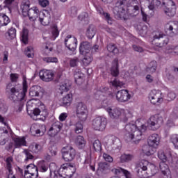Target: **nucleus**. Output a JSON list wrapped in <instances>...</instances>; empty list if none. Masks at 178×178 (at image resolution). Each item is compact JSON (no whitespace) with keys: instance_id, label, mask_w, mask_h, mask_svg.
Returning <instances> with one entry per match:
<instances>
[{"instance_id":"nucleus-1","label":"nucleus","mask_w":178,"mask_h":178,"mask_svg":"<svg viewBox=\"0 0 178 178\" xmlns=\"http://www.w3.org/2000/svg\"><path fill=\"white\" fill-rule=\"evenodd\" d=\"M162 124H163V118L159 115H152L147 121L140 118L136 122L131 121L125 126V130L127 131L126 136L135 144H138L143 140V131H145L148 128L154 131L158 130Z\"/></svg>"},{"instance_id":"nucleus-64","label":"nucleus","mask_w":178,"mask_h":178,"mask_svg":"<svg viewBox=\"0 0 178 178\" xmlns=\"http://www.w3.org/2000/svg\"><path fill=\"white\" fill-rule=\"evenodd\" d=\"M10 80L13 83H16L19 79V74H11L10 76Z\"/></svg>"},{"instance_id":"nucleus-2","label":"nucleus","mask_w":178,"mask_h":178,"mask_svg":"<svg viewBox=\"0 0 178 178\" xmlns=\"http://www.w3.org/2000/svg\"><path fill=\"white\" fill-rule=\"evenodd\" d=\"M108 98L113 97L112 95H109L108 92L97 90L95 93V98L97 101L102 102L103 108L108 112L110 118L112 119H120L121 122H126L130 118H132L133 114L128 110H123L122 108H116L115 106H109Z\"/></svg>"},{"instance_id":"nucleus-16","label":"nucleus","mask_w":178,"mask_h":178,"mask_svg":"<svg viewBox=\"0 0 178 178\" xmlns=\"http://www.w3.org/2000/svg\"><path fill=\"white\" fill-rule=\"evenodd\" d=\"M31 118L35 120V118H34V116H42V118H47L48 116V110L45 108L44 105H41L38 108H35L34 110L30 111Z\"/></svg>"},{"instance_id":"nucleus-49","label":"nucleus","mask_w":178,"mask_h":178,"mask_svg":"<svg viewBox=\"0 0 178 178\" xmlns=\"http://www.w3.org/2000/svg\"><path fill=\"white\" fill-rule=\"evenodd\" d=\"M165 53L172 54V55H178V48L175 46H172V47H167Z\"/></svg>"},{"instance_id":"nucleus-10","label":"nucleus","mask_w":178,"mask_h":178,"mask_svg":"<svg viewBox=\"0 0 178 178\" xmlns=\"http://www.w3.org/2000/svg\"><path fill=\"white\" fill-rule=\"evenodd\" d=\"M61 154L65 162H70L73 161L76 156V149L72 146L64 147L61 149Z\"/></svg>"},{"instance_id":"nucleus-8","label":"nucleus","mask_w":178,"mask_h":178,"mask_svg":"<svg viewBox=\"0 0 178 178\" xmlns=\"http://www.w3.org/2000/svg\"><path fill=\"white\" fill-rule=\"evenodd\" d=\"M163 10L166 16L172 17L176 15V3L172 0H163Z\"/></svg>"},{"instance_id":"nucleus-20","label":"nucleus","mask_w":178,"mask_h":178,"mask_svg":"<svg viewBox=\"0 0 178 178\" xmlns=\"http://www.w3.org/2000/svg\"><path fill=\"white\" fill-rule=\"evenodd\" d=\"M39 76L42 81H52L54 80V72L49 70H42L39 72Z\"/></svg>"},{"instance_id":"nucleus-19","label":"nucleus","mask_w":178,"mask_h":178,"mask_svg":"<svg viewBox=\"0 0 178 178\" xmlns=\"http://www.w3.org/2000/svg\"><path fill=\"white\" fill-rule=\"evenodd\" d=\"M65 45L70 49V51H75L76 48H77V39L72 36L70 35H68L64 40Z\"/></svg>"},{"instance_id":"nucleus-58","label":"nucleus","mask_w":178,"mask_h":178,"mask_svg":"<svg viewBox=\"0 0 178 178\" xmlns=\"http://www.w3.org/2000/svg\"><path fill=\"white\" fill-rule=\"evenodd\" d=\"M8 34L10 38H16V29L15 28H11L8 30Z\"/></svg>"},{"instance_id":"nucleus-21","label":"nucleus","mask_w":178,"mask_h":178,"mask_svg":"<svg viewBox=\"0 0 178 178\" xmlns=\"http://www.w3.org/2000/svg\"><path fill=\"white\" fill-rule=\"evenodd\" d=\"M63 126V124H61L60 122H56L49 129L47 133L48 136H49V137H55V136H56V134H58L60 131Z\"/></svg>"},{"instance_id":"nucleus-3","label":"nucleus","mask_w":178,"mask_h":178,"mask_svg":"<svg viewBox=\"0 0 178 178\" xmlns=\"http://www.w3.org/2000/svg\"><path fill=\"white\" fill-rule=\"evenodd\" d=\"M124 3H126V0H118L115 7L113 8V13L119 19H123L124 20H127L129 16H134L133 13L130 10H133L135 12L138 10L139 8L138 6H134V7L127 6V10H124Z\"/></svg>"},{"instance_id":"nucleus-34","label":"nucleus","mask_w":178,"mask_h":178,"mask_svg":"<svg viewBox=\"0 0 178 178\" xmlns=\"http://www.w3.org/2000/svg\"><path fill=\"white\" fill-rule=\"evenodd\" d=\"M111 73L114 77H118V76H119V65L118 64L117 58L113 61Z\"/></svg>"},{"instance_id":"nucleus-26","label":"nucleus","mask_w":178,"mask_h":178,"mask_svg":"<svg viewBox=\"0 0 178 178\" xmlns=\"http://www.w3.org/2000/svg\"><path fill=\"white\" fill-rule=\"evenodd\" d=\"M14 141V145L15 148H20V147H26L27 142L26 141V138L24 136L19 137L16 136L13 138Z\"/></svg>"},{"instance_id":"nucleus-13","label":"nucleus","mask_w":178,"mask_h":178,"mask_svg":"<svg viewBox=\"0 0 178 178\" xmlns=\"http://www.w3.org/2000/svg\"><path fill=\"white\" fill-rule=\"evenodd\" d=\"M92 127L94 130L97 131H104L106 127V118L103 117H97L92 121Z\"/></svg>"},{"instance_id":"nucleus-59","label":"nucleus","mask_w":178,"mask_h":178,"mask_svg":"<svg viewBox=\"0 0 178 178\" xmlns=\"http://www.w3.org/2000/svg\"><path fill=\"white\" fill-rule=\"evenodd\" d=\"M70 65L71 67H74L79 65V58L77 57H75L74 58H72L70 60Z\"/></svg>"},{"instance_id":"nucleus-23","label":"nucleus","mask_w":178,"mask_h":178,"mask_svg":"<svg viewBox=\"0 0 178 178\" xmlns=\"http://www.w3.org/2000/svg\"><path fill=\"white\" fill-rule=\"evenodd\" d=\"M47 128H45V125L40 124H34L31 127V133H35L37 136H44Z\"/></svg>"},{"instance_id":"nucleus-57","label":"nucleus","mask_w":178,"mask_h":178,"mask_svg":"<svg viewBox=\"0 0 178 178\" xmlns=\"http://www.w3.org/2000/svg\"><path fill=\"white\" fill-rule=\"evenodd\" d=\"M75 133H76V134L83 133V124H81L80 122L76 124Z\"/></svg>"},{"instance_id":"nucleus-27","label":"nucleus","mask_w":178,"mask_h":178,"mask_svg":"<svg viewBox=\"0 0 178 178\" xmlns=\"http://www.w3.org/2000/svg\"><path fill=\"white\" fill-rule=\"evenodd\" d=\"M9 138V132L5 128H0V145H5Z\"/></svg>"},{"instance_id":"nucleus-61","label":"nucleus","mask_w":178,"mask_h":178,"mask_svg":"<svg viewBox=\"0 0 178 178\" xmlns=\"http://www.w3.org/2000/svg\"><path fill=\"white\" fill-rule=\"evenodd\" d=\"M85 163L90 165V168L91 170H92V172H95V165H91V158L90 157H88L86 159Z\"/></svg>"},{"instance_id":"nucleus-47","label":"nucleus","mask_w":178,"mask_h":178,"mask_svg":"<svg viewBox=\"0 0 178 178\" xmlns=\"http://www.w3.org/2000/svg\"><path fill=\"white\" fill-rule=\"evenodd\" d=\"M22 41L24 44L29 42V30L24 29L22 33Z\"/></svg>"},{"instance_id":"nucleus-63","label":"nucleus","mask_w":178,"mask_h":178,"mask_svg":"<svg viewBox=\"0 0 178 178\" xmlns=\"http://www.w3.org/2000/svg\"><path fill=\"white\" fill-rule=\"evenodd\" d=\"M103 158L106 161V162H113V158L111 156V155L107 154H103Z\"/></svg>"},{"instance_id":"nucleus-31","label":"nucleus","mask_w":178,"mask_h":178,"mask_svg":"<svg viewBox=\"0 0 178 178\" xmlns=\"http://www.w3.org/2000/svg\"><path fill=\"white\" fill-rule=\"evenodd\" d=\"M13 163V159L12 157H8L6 159V168L8 170V178H16L15 175H13V171L12 170V163Z\"/></svg>"},{"instance_id":"nucleus-30","label":"nucleus","mask_w":178,"mask_h":178,"mask_svg":"<svg viewBox=\"0 0 178 178\" xmlns=\"http://www.w3.org/2000/svg\"><path fill=\"white\" fill-rule=\"evenodd\" d=\"M86 140L84 139V137L82 136H78L75 138V145L79 148V149H83L86 147Z\"/></svg>"},{"instance_id":"nucleus-56","label":"nucleus","mask_w":178,"mask_h":178,"mask_svg":"<svg viewBox=\"0 0 178 178\" xmlns=\"http://www.w3.org/2000/svg\"><path fill=\"white\" fill-rule=\"evenodd\" d=\"M69 90V86L66 83H61L59 87V91L61 94H63V92H67V90Z\"/></svg>"},{"instance_id":"nucleus-15","label":"nucleus","mask_w":178,"mask_h":178,"mask_svg":"<svg viewBox=\"0 0 178 178\" xmlns=\"http://www.w3.org/2000/svg\"><path fill=\"white\" fill-rule=\"evenodd\" d=\"M132 97L133 95L127 90H118L115 94V98L118 102H127Z\"/></svg>"},{"instance_id":"nucleus-22","label":"nucleus","mask_w":178,"mask_h":178,"mask_svg":"<svg viewBox=\"0 0 178 178\" xmlns=\"http://www.w3.org/2000/svg\"><path fill=\"white\" fill-rule=\"evenodd\" d=\"M42 12H40L38 7L34 6L29 9L26 16H29L30 20L34 22L42 15Z\"/></svg>"},{"instance_id":"nucleus-44","label":"nucleus","mask_w":178,"mask_h":178,"mask_svg":"<svg viewBox=\"0 0 178 178\" xmlns=\"http://www.w3.org/2000/svg\"><path fill=\"white\" fill-rule=\"evenodd\" d=\"M83 58L82 59V63H83L84 66H88L90 63L92 62V55L90 54H85L83 55Z\"/></svg>"},{"instance_id":"nucleus-43","label":"nucleus","mask_w":178,"mask_h":178,"mask_svg":"<svg viewBox=\"0 0 178 178\" xmlns=\"http://www.w3.org/2000/svg\"><path fill=\"white\" fill-rule=\"evenodd\" d=\"M97 11L100 14L104 16L106 20H107V23L108 24H112V18L109 16V14L106 13H104V10L99 7L97 8Z\"/></svg>"},{"instance_id":"nucleus-7","label":"nucleus","mask_w":178,"mask_h":178,"mask_svg":"<svg viewBox=\"0 0 178 178\" xmlns=\"http://www.w3.org/2000/svg\"><path fill=\"white\" fill-rule=\"evenodd\" d=\"M74 173H76V167L69 163L63 164L58 170L59 176L63 178H70Z\"/></svg>"},{"instance_id":"nucleus-42","label":"nucleus","mask_w":178,"mask_h":178,"mask_svg":"<svg viewBox=\"0 0 178 178\" xmlns=\"http://www.w3.org/2000/svg\"><path fill=\"white\" fill-rule=\"evenodd\" d=\"M123 78L126 79L127 81H129V83H134L136 82V78H134V76L133 74H130L129 72H122Z\"/></svg>"},{"instance_id":"nucleus-29","label":"nucleus","mask_w":178,"mask_h":178,"mask_svg":"<svg viewBox=\"0 0 178 178\" xmlns=\"http://www.w3.org/2000/svg\"><path fill=\"white\" fill-rule=\"evenodd\" d=\"M114 175H122V173L125 176L126 178H131V174L127 170H124L120 167L114 168L112 170Z\"/></svg>"},{"instance_id":"nucleus-52","label":"nucleus","mask_w":178,"mask_h":178,"mask_svg":"<svg viewBox=\"0 0 178 178\" xmlns=\"http://www.w3.org/2000/svg\"><path fill=\"white\" fill-rule=\"evenodd\" d=\"M107 49L109 52H111V54H118L119 52V49H118V48H116V46H115V44H110L107 46Z\"/></svg>"},{"instance_id":"nucleus-28","label":"nucleus","mask_w":178,"mask_h":178,"mask_svg":"<svg viewBox=\"0 0 178 178\" xmlns=\"http://www.w3.org/2000/svg\"><path fill=\"white\" fill-rule=\"evenodd\" d=\"M43 89L40 86H33L30 88L29 95L30 97H40V94H42Z\"/></svg>"},{"instance_id":"nucleus-40","label":"nucleus","mask_w":178,"mask_h":178,"mask_svg":"<svg viewBox=\"0 0 178 178\" xmlns=\"http://www.w3.org/2000/svg\"><path fill=\"white\" fill-rule=\"evenodd\" d=\"M48 168H49V165H48V163L44 161H40L38 164V169H39V171L42 173L47 172L48 170Z\"/></svg>"},{"instance_id":"nucleus-37","label":"nucleus","mask_w":178,"mask_h":178,"mask_svg":"<svg viewBox=\"0 0 178 178\" xmlns=\"http://www.w3.org/2000/svg\"><path fill=\"white\" fill-rule=\"evenodd\" d=\"M109 84L111 86H113V87H116L117 88H123L124 86H126V83L123 81H119V79L115 78L114 79H111L108 81Z\"/></svg>"},{"instance_id":"nucleus-32","label":"nucleus","mask_w":178,"mask_h":178,"mask_svg":"<svg viewBox=\"0 0 178 178\" xmlns=\"http://www.w3.org/2000/svg\"><path fill=\"white\" fill-rule=\"evenodd\" d=\"M21 10L22 15L24 16H26L29 14V11L30 10V1L23 0L21 4Z\"/></svg>"},{"instance_id":"nucleus-54","label":"nucleus","mask_w":178,"mask_h":178,"mask_svg":"<svg viewBox=\"0 0 178 178\" xmlns=\"http://www.w3.org/2000/svg\"><path fill=\"white\" fill-rule=\"evenodd\" d=\"M43 60L46 63H58V58L56 57H44Z\"/></svg>"},{"instance_id":"nucleus-5","label":"nucleus","mask_w":178,"mask_h":178,"mask_svg":"<svg viewBox=\"0 0 178 178\" xmlns=\"http://www.w3.org/2000/svg\"><path fill=\"white\" fill-rule=\"evenodd\" d=\"M161 143V136L157 134H153L150 135L147 138V145L143 147L142 151L143 153L147 156H151V155H154L155 154V150L158 147H159V144ZM154 149H152V148Z\"/></svg>"},{"instance_id":"nucleus-4","label":"nucleus","mask_w":178,"mask_h":178,"mask_svg":"<svg viewBox=\"0 0 178 178\" xmlns=\"http://www.w3.org/2000/svg\"><path fill=\"white\" fill-rule=\"evenodd\" d=\"M158 158L162 161L160 163V169L163 175V178H173L174 176L172 175L169 166L165 163V162L173 163V157H172L170 152L164 153L163 151L160 150L158 153Z\"/></svg>"},{"instance_id":"nucleus-12","label":"nucleus","mask_w":178,"mask_h":178,"mask_svg":"<svg viewBox=\"0 0 178 178\" xmlns=\"http://www.w3.org/2000/svg\"><path fill=\"white\" fill-rule=\"evenodd\" d=\"M148 99L153 105L162 104L163 102V95H162L161 90H152L149 94Z\"/></svg>"},{"instance_id":"nucleus-17","label":"nucleus","mask_w":178,"mask_h":178,"mask_svg":"<svg viewBox=\"0 0 178 178\" xmlns=\"http://www.w3.org/2000/svg\"><path fill=\"white\" fill-rule=\"evenodd\" d=\"M38 177V168L34 164H29L26 166L24 172V178H37Z\"/></svg>"},{"instance_id":"nucleus-41","label":"nucleus","mask_w":178,"mask_h":178,"mask_svg":"<svg viewBox=\"0 0 178 178\" xmlns=\"http://www.w3.org/2000/svg\"><path fill=\"white\" fill-rule=\"evenodd\" d=\"M111 170V167L109 166V164L106 163H99V168L97 170V173L98 172H109Z\"/></svg>"},{"instance_id":"nucleus-14","label":"nucleus","mask_w":178,"mask_h":178,"mask_svg":"<svg viewBox=\"0 0 178 178\" xmlns=\"http://www.w3.org/2000/svg\"><path fill=\"white\" fill-rule=\"evenodd\" d=\"M58 37H59V30H58V26L56 24L51 26L49 31V36H47V33L43 34V39L44 41H47V40L55 41Z\"/></svg>"},{"instance_id":"nucleus-62","label":"nucleus","mask_w":178,"mask_h":178,"mask_svg":"<svg viewBox=\"0 0 178 178\" xmlns=\"http://www.w3.org/2000/svg\"><path fill=\"white\" fill-rule=\"evenodd\" d=\"M49 150L50 152V153L51 154V155L54 156L55 155H56L57 152H58V148L56 147V146H51L49 148Z\"/></svg>"},{"instance_id":"nucleus-9","label":"nucleus","mask_w":178,"mask_h":178,"mask_svg":"<svg viewBox=\"0 0 178 178\" xmlns=\"http://www.w3.org/2000/svg\"><path fill=\"white\" fill-rule=\"evenodd\" d=\"M76 113L79 120L81 122H86L88 117V108H87V105L83 102L78 103L76 105Z\"/></svg>"},{"instance_id":"nucleus-50","label":"nucleus","mask_w":178,"mask_h":178,"mask_svg":"<svg viewBox=\"0 0 178 178\" xmlns=\"http://www.w3.org/2000/svg\"><path fill=\"white\" fill-rule=\"evenodd\" d=\"M25 55L28 58H33L34 57V48L31 46L27 47L26 50H25Z\"/></svg>"},{"instance_id":"nucleus-33","label":"nucleus","mask_w":178,"mask_h":178,"mask_svg":"<svg viewBox=\"0 0 178 178\" xmlns=\"http://www.w3.org/2000/svg\"><path fill=\"white\" fill-rule=\"evenodd\" d=\"M72 99L73 95H72V93H69L61 100H60V103L61 104V105H63V106H70V105L72 104Z\"/></svg>"},{"instance_id":"nucleus-35","label":"nucleus","mask_w":178,"mask_h":178,"mask_svg":"<svg viewBox=\"0 0 178 178\" xmlns=\"http://www.w3.org/2000/svg\"><path fill=\"white\" fill-rule=\"evenodd\" d=\"M74 77L76 84H81V83H83V78L84 77V74L81 73V70L78 69L75 70Z\"/></svg>"},{"instance_id":"nucleus-39","label":"nucleus","mask_w":178,"mask_h":178,"mask_svg":"<svg viewBox=\"0 0 178 178\" xmlns=\"http://www.w3.org/2000/svg\"><path fill=\"white\" fill-rule=\"evenodd\" d=\"M10 23V19L6 14H0V27L8 26Z\"/></svg>"},{"instance_id":"nucleus-11","label":"nucleus","mask_w":178,"mask_h":178,"mask_svg":"<svg viewBox=\"0 0 178 178\" xmlns=\"http://www.w3.org/2000/svg\"><path fill=\"white\" fill-rule=\"evenodd\" d=\"M148 161L145 160H142L139 163L136 165V172L140 178H148L149 175L147 172L148 168Z\"/></svg>"},{"instance_id":"nucleus-45","label":"nucleus","mask_w":178,"mask_h":178,"mask_svg":"<svg viewBox=\"0 0 178 178\" xmlns=\"http://www.w3.org/2000/svg\"><path fill=\"white\" fill-rule=\"evenodd\" d=\"M134 158V156H133L132 154H122L121 157H120V161L122 162V163H124V162H130V161H133Z\"/></svg>"},{"instance_id":"nucleus-60","label":"nucleus","mask_w":178,"mask_h":178,"mask_svg":"<svg viewBox=\"0 0 178 178\" xmlns=\"http://www.w3.org/2000/svg\"><path fill=\"white\" fill-rule=\"evenodd\" d=\"M38 3L42 8H47L49 5V1L48 0H38Z\"/></svg>"},{"instance_id":"nucleus-48","label":"nucleus","mask_w":178,"mask_h":178,"mask_svg":"<svg viewBox=\"0 0 178 178\" xmlns=\"http://www.w3.org/2000/svg\"><path fill=\"white\" fill-rule=\"evenodd\" d=\"M170 141L173 144L175 148L178 149V134H172L170 136Z\"/></svg>"},{"instance_id":"nucleus-38","label":"nucleus","mask_w":178,"mask_h":178,"mask_svg":"<svg viewBox=\"0 0 178 178\" xmlns=\"http://www.w3.org/2000/svg\"><path fill=\"white\" fill-rule=\"evenodd\" d=\"M96 31L95 26L94 25H90L86 30V35L89 39L94 38Z\"/></svg>"},{"instance_id":"nucleus-24","label":"nucleus","mask_w":178,"mask_h":178,"mask_svg":"<svg viewBox=\"0 0 178 178\" xmlns=\"http://www.w3.org/2000/svg\"><path fill=\"white\" fill-rule=\"evenodd\" d=\"M49 20H51V14L49 11L43 10L42 11V15L39 17V22L42 26H48L49 24Z\"/></svg>"},{"instance_id":"nucleus-51","label":"nucleus","mask_w":178,"mask_h":178,"mask_svg":"<svg viewBox=\"0 0 178 178\" xmlns=\"http://www.w3.org/2000/svg\"><path fill=\"white\" fill-rule=\"evenodd\" d=\"M156 70V61H152L149 67L147 68V71L149 73H154Z\"/></svg>"},{"instance_id":"nucleus-46","label":"nucleus","mask_w":178,"mask_h":178,"mask_svg":"<svg viewBox=\"0 0 178 178\" xmlns=\"http://www.w3.org/2000/svg\"><path fill=\"white\" fill-rule=\"evenodd\" d=\"M37 100L32 99L29 101L27 102L26 103V111L28 114H30V112H31V108H33V106H35V105L37 104Z\"/></svg>"},{"instance_id":"nucleus-55","label":"nucleus","mask_w":178,"mask_h":178,"mask_svg":"<svg viewBox=\"0 0 178 178\" xmlns=\"http://www.w3.org/2000/svg\"><path fill=\"white\" fill-rule=\"evenodd\" d=\"M93 148L95 151H101V148H102V145H101V141H99V140H96L94 141Z\"/></svg>"},{"instance_id":"nucleus-6","label":"nucleus","mask_w":178,"mask_h":178,"mask_svg":"<svg viewBox=\"0 0 178 178\" xmlns=\"http://www.w3.org/2000/svg\"><path fill=\"white\" fill-rule=\"evenodd\" d=\"M23 88L22 90L19 92V90H16V88H11V97L13 98V99H14L15 101H16V99L17 101H23L24 99V97H26V92H27V88H28V86H27V78H26V76H23Z\"/></svg>"},{"instance_id":"nucleus-25","label":"nucleus","mask_w":178,"mask_h":178,"mask_svg":"<svg viewBox=\"0 0 178 178\" xmlns=\"http://www.w3.org/2000/svg\"><path fill=\"white\" fill-rule=\"evenodd\" d=\"M79 52L81 55L91 54V44L88 42L81 43L79 47Z\"/></svg>"},{"instance_id":"nucleus-18","label":"nucleus","mask_w":178,"mask_h":178,"mask_svg":"<svg viewBox=\"0 0 178 178\" xmlns=\"http://www.w3.org/2000/svg\"><path fill=\"white\" fill-rule=\"evenodd\" d=\"M41 149H42L41 145L35 143H32L29 146V150L27 149L24 150V152L26 156V159H33V158H34V156H33V154H31L30 152H33V154H37L38 152H40V151H41Z\"/></svg>"},{"instance_id":"nucleus-53","label":"nucleus","mask_w":178,"mask_h":178,"mask_svg":"<svg viewBox=\"0 0 178 178\" xmlns=\"http://www.w3.org/2000/svg\"><path fill=\"white\" fill-rule=\"evenodd\" d=\"M158 6H161V1L159 0H153L148 8L150 10H154V9L158 8Z\"/></svg>"},{"instance_id":"nucleus-36","label":"nucleus","mask_w":178,"mask_h":178,"mask_svg":"<svg viewBox=\"0 0 178 178\" xmlns=\"http://www.w3.org/2000/svg\"><path fill=\"white\" fill-rule=\"evenodd\" d=\"M178 118V113H172L170 118H168L166 122V127L168 128L173 127L175 126V122H173L175 119Z\"/></svg>"}]
</instances>
